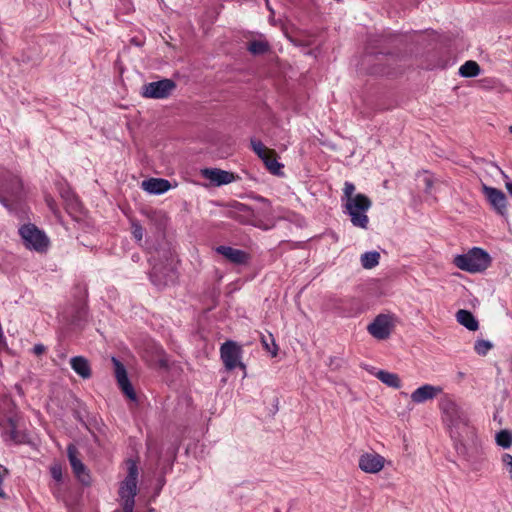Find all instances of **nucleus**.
<instances>
[{"instance_id": "nucleus-1", "label": "nucleus", "mask_w": 512, "mask_h": 512, "mask_svg": "<svg viewBox=\"0 0 512 512\" xmlns=\"http://www.w3.org/2000/svg\"><path fill=\"white\" fill-rule=\"evenodd\" d=\"M439 408L442 412V419L449 430L452 439H459L471 434L472 428L468 425L465 412L450 395H444Z\"/></svg>"}, {"instance_id": "nucleus-2", "label": "nucleus", "mask_w": 512, "mask_h": 512, "mask_svg": "<svg viewBox=\"0 0 512 512\" xmlns=\"http://www.w3.org/2000/svg\"><path fill=\"white\" fill-rule=\"evenodd\" d=\"M150 278L159 288L174 284L177 279L175 258H152Z\"/></svg>"}, {"instance_id": "nucleus-3", "label": "nucleus", "mask_w": 512, "mask_h": 512, "mask_svg": "<svg viewBox=\"0 0 512 512\" xmlns=\"http://www.w3.org/2000/svg\"><path fill=\"white\" fill-rule=\"evenodd\" d=\"M370 199L361 193L345 202L344 212L349 215L350 221L353 226L367 229L369 218L367 212L371 207Z\"/></svg>"}, {"instance_id": "nucleus-4", "label": "nucleus", "mask_w": 512, "mask_h": 512, "mask_svg": "<svg viewBox=\"0 0 512 512\" xmlns=\"http://www.w3.org/2000/svg\"><path fill=\"white\" fill-rule=\"evenodd\" d=\"M126 464L128 473L121 484L119 494L123 500V512H133L134 498L137 494L138 467L132 459L127 460Z\"/></svg>"}, {"instance_id": "nucleus-5", "label": "nucleus", "mask_w": 512, "mask_h": 512, "mask_svg": "<svg viewBox=\"0 0 512 512\" xmlns=\"http://www.w3.org/2000/svg\"><path fill=\"white\" fill-rule=\"evenodd\" d=\"M19 233L28 248L38 253L46 252L49 240L35 225H24L19 229Z\"/></svg>"}, {"instance_id": "nucleus-6", "label": "nucleus", "mask_w": 512, "mask_h": 512, "mask_svg": "<svg viewBox=\"0 0 512 512\" xmlns=\"http://www.w3.org/2000/svg\"><path fill=\"white\" fill-rule=\"evenodd\" d=\"M22 184L17 176H9L0 180V202L10 209L11 203L16 202L21 195Z\"/></svg>"}, {"instance_id": "nucleus-7", "label": "nucleus", "mask_w": 512, "mask_h": 512, "mask_svg": "<svg viewBox=\"0 0 512 512\" xmlns=\"http://www.w3.org/2000/svg\"><path fill=\"white\" fill-rule=\"evenodd\" d=\"M393 328V317L388 314H379L367 326V331L375 339L385 340L390 337Z\"/></svg>"}, {"instance_id": "nucleus-8", "label": "nucleus", "mask_w": 512, "mask_h": 512, "mask_svg": "<svg viewBox=\"0 0 512 512\" xmlns=\"http://www.w3.org/2000/svg\"><path fill=\"white\" fill-rule=\"evenodd\" d=\"M175 87L171 79H162L144 85L142 95L146 98L164 99L171 95Z\"/></svg>"}, {"instance_id": "nucleus-9", "label": "nucleus", "mask_w": 512, "mask_h": 512, "mask_svg": "<svg viewBox=\"0 0 512 512\" xmlns=\"http://www.w3.org/2000/svg\"><path fill=\"white\" fill-rule=\"evenodd\" d=\"M221 359L227 370L240 367L245 370V365L240 361L241 347L233 341H227L220 348Z\"/></svg>"}, {"instance_id": "nucleus-10", "label": "nucleus", "mask_w": 512, "mask_h": 512, "mask_svg": "<svg viewBox=\"0 0 512 512\" xmlns=\"http://www.w3.org/2000/svg\"><path fill=\"white\" fill-rule=\"evenodd\" d=\"M385 458L376 452H366L359 457V468L369 474L379 473L385 466Z\"/></svg>"}, {"instance_id": "nucleus-11", "label": "nucleus", "mask_w": 512, "mask_h": 512, "mask_svg": "<svg viewBox=\"0 0 512 512\" xmlns=\"http://www.w3.org/2000/svg\"><path fill=\"white\" fill-rule=\"evenodd\" d=\"M454 265L470 273L486 270L491 264V258H453Z\"/></svg>"}, {"instance_id": "nucleus-12", "label": "nucleus", "mask_w": 512, "mask_h": 512, "mask_svg": "<svg viewBox=\"0 0 512 512\" xmlns=\"http://www.w3.org/2000/svg\"><path fill=\"white\" fill-rule=\"evenodd\" d=\"M112 362L115 367V377L117 379V383L121 389V391L129 398L130 400H136V393L128 379L126 369L124 365L116 358H112Z\"/></svg>"}, {"instance_id": "nucleus-13", "label": "nucleus", "mask_w": 512, "mask_h": 512, "mask_svg": "<svg viewBox=\"0 0 512 512\" xmlns=\"http://www.w3.org/2000/svg\"><path fill=\"white\" fill-rule=\"evenodd\" d=\"M482 192L487 198L490 205L500 214L505 215L506 213V196L505 194L494 187L487 186L485 184L482 185Z\"/></svg>"}, {"instance_id": "nucleus-14", "label": "nucleus", "mask_w": 512, "mask_h": 512, "mask_svg": "<svg viewBox=\"0 0 512 512\" xmlns=\"http://www.w3.org/2000/svg\"><path fill=\"white\" fill-rule=\"evenodd\" d=\"M200 174L215 186L227 185L236 179L233 173L218 168H204Z\"/></svg>"}, {"instance_id": "nucleus-15", "label": "nucleus", "mask_w": 512, "mask_h": 512, "mask_svg": "<svg viewBox=\"0 0 512 512\" xmlns=\"http://www.w3.org/2000/svg\"><path fill=\"white\" fill-rule=\"evenodd\" d=\"M443 392L442 387L425 384L414 390L411 395V401L415 404H422L426 401L433 400Z\"/></svg>"}, {"instance_id": "nucleus-16", "label": "nucleus", "mask_w": 512, "mask_h": 512, "mask_svg": "<svg viewBox=\"0 0 512 512\" xmlns=\"http://www.w3.org/2000/svg\"><path fill=\"white\" fill-rule=\"evenodd\" d=\"M68 459L76 477L83 483H89V475L86 472L85 465L78 458V450L74 445H69L67 448Z\"/></svg>"}, {"instance_id": "nucleus-17", "label": "nucleus", "mask_w": 512, "mask_h": 512, "mask_svg": "<svg viewBox=\"0 0 512 512\" xmlns=\"http://www.w3.org/2000/svg\"><path fill=\"white\" fill-rule=\"evenodd\" d=\"M141 188L152 195H161L171 188L168 180L162 178H149L142 181Z\"/></svg>"}, {"instance_id": "nucleus-18", "label": "nucleus", "mask_w": 512, "mask_h": 512, "mask_svg": "<svg viewBox=\"0 0 512 512\" xmlns=\"http://www.w3.org/2000/svg\"><path fill=\"white\" fill-rule=\"evenodd\" d=\"M59 193L61 198L65 202L66 209L69 213L80 211L81 204L77 196L68 186H60Z\"/></svg>"}, {"instance_id": "nucleus-19", "label": "nucleus", "mask_w": 512, "mask_h": 512, "mask_svg": "<svg viewBox=\"0 0 512 512\" xmlns=\"http://www.w3.org/2000/svg\"><path fill=\"white\" fill-rule=\"evenodd\" d=\"M70 364L72 369L83 379L91 377V368L89 362L83 356H75L71 358Z\"/></svg>"}, {"instance_id": "nucleus-20", "label": "nucleus", "mask_w": 512, "mask_h": 512, "mask_svg": "<svg viewBox=\"0 0 512 512\" xmlns=\"http://www.w3.org/2000/svg\"><path fill=\"white\" fill-rule=\"evenodd\" d=\"M457 321L466 327L470 331H476L479 327L478 321L474 317V315L468 311L461 309L456 313Z\"/></svg>"}, {"instance_id": "nucleus-21", "label": "nucleus", "mask_w": 512, "mask_h": 512, "mask_svg": "<svg viewBox=\"0 0 512 512\" xmlns=\"http://www.w3.org/2000/svg\"><path fill=\"white\" fill-rule=\"evenodd\" d=\"M261 160L264 162L266 168L269 170L270 173L274 175L282 174L283 164L278 162L274 150H270L269 153L262 157Z\"/></svg>"}, {"instance_id": "nucleus-22", "label": "nucleus", "mask_w": 512, "mask_h": 512, "mask_svg": "<svg viewBox=\"0 0 512 512\" xmlns=\"http://www.w3.org/2000/svg\"><path fill=\"white\" fill-rule=\"evenodd\" d=\"M376 377L389 387L396 389L401 387V380L395 373L380 370L376 373Z\"/></svg>"}, {"instance_id": "nucleus-23", "label": "nucleus", "mask_w": 512, "mask_h": 512, "mask_svg": "<svg viewBox=\"0 0 512 512\" xmlns=\"http://www.w3.org/2000/svg\"><path fill=\"white\" fill-rule=\"evenodd\" d=\"M480 73V66L472 60L466 61L460 68L459 74L462 77H476Z\"/></svg>"}, {"instance_id": "nucleus-24", "label": "nucleus", "mask_w": 512, "mask_h": 512, "mask_svg": "<svg viewBox=\"0 0 512 512\" xmlns=\"http://www.w3.org/2000/svg\"><path fill=\"white\" fill-rule=\"evenodd\" d=\"M269 46L266 41L254 40L248 44V51L254 55L263 54L268 50Z\"/></svg>"}, {"instance_id": "nucleus-25", "label": "nucleus", "mask_w": 512, "mask_h": 512, "mask_svg": "<svg viewBox=\"0 0 512 512\" xmlns=\"http://www.w3.org/2000/svg\"><path fill=\"white\" fill-rule=\"evenodd\" d=\"M496 443L507 449L512 445V433L508 430H501L496 434Z\"/></svg>"}, {"instance_id": "nucleus-26", "label": "nucleus", "mask_w": 512, "mask_h": 512, "mask_svg": "<svg viewBox=\"0 0 512 512\" xmlns=\"http://www.w3.org/2000/svg\"><path fill=\"white\" fill-rule=\"evenodd\" d=\"M493 345L490 341L487 340H478L475 342L474 350L479 355H486L491 349Z\"/></svg>"}, {"instance_id": "nucleus-27", "label": "nucleus", "mask_w": 512, "mask_h": 512, "mask_svg": "<svg viewBox=\"0 0 512 512\" xmlns=\"http://www.w3.org/2000/svg\"><path fill=\"white\" fill-rule=\"evenodd\" d=\"M251 147L260 159H262V157H264L271 150L264 146V144L257 139H251Z\"/></svg>"}, {"instance_id": "nucleus-28", "label": "nucleus", "mask_w": 512, "mask_h": 512, "mask_svg": "<svg viewBox=\"0 0 512 512\" xmlns=\"http://www.w3.org/2000/svg\"><path fill=\"white\" fill-rule=\"evenodd\" d=\"M217 253L222 256H247L245 252L231 247L219 246L216 248Z\"/></svg>"}, {"instance_id": "nucleus-29", "label": "nucleus", "mask_w": 512, "mask_h": 512, "mask_svg": "<svg viewBox=\"0 0 512 512\" xmlns=\"http://www.w3.org/2000/svg\"><path fill=\"white\" fill-rule=\"evenodd\" d=\"M262 344L264 348L271 353L273 357L277 355V345L275 344V341L272 337V335H269L268 337L263 336L262 337Z\"/></svg>"}, {"instance_id": "nucleus-30", "label": "nucleus", "mask_w": 512, "mask_h": 512, "mask_svg": "<svg viewBox=\"0 0 512 512\" xmlns=\"http://www.w3.org/2000/svg\"><path fill=\"white\" fill-rule=\"evenodd\" d=\"M419 179L425 185V192L431 194L432 193L433 184H434V180H433L432 175H430L427 172H424V173L419 175Z\"/></svg>"}, {"instance_id": "nucleus-31", "label": "nucleus", "mask_w": 512, "mask_h": 512, "mask_svg": "<svg viewBox=\"0 0 512 512\" xmlns=\"http://www.w3.org/2000/svg\"><path fill=\"white\" fill-rule=\"evenodd\" d=\"M354 192H355L354 184H352L350 182H345L344 189H343V193H344L343 197H344L345 201H348V200L352 199L353 197H355L357 194H355Z\"/></svg>"}, {"instance_id": "nucleus-32", "label": "nucleus", "mask_w": 512, "mask_h": 512, "mask_svg": "<svg viewBox=\"0 0 512 512\" xmlns=\"http://www.w3.org/2000/svg\"><path fill=\"white\" fill-rule=\"evenodd\" d=\"M463 438L464 437H460L459 439H453V440H454V446H455L457 453L459 455L466 457L467 456V448L463 443Z\"/></svg>"}, {"instance_id": "nucleus-33", "label": "nucleus", "mask_w": 512, "mask_h": 512, "mask_svg": "<svg viewBox=\"0 0 512 512\" xmlns=\"http://www.w3.org/2000/svg\"><path fill=\"white\" fill-rule=\"evenodd\" d=\"M132 234L137 241H141L144 235L143 227L139 223H132Z\"/></svg>"}, {"instance_id": "nucleus-34", "label": "nucleus", "mask_w": 512, "mask_h": 512, "mask_svg": "<svg viewBox=\"0 0 512 512\" xmlns=\"http://www.w3.org/2000/svg\"><path fill=\"white\" fill-rule=\"evenodd\" d=\"M456 256H464L463 254H457ZM465 256H489V254L481 248L473 247Z\"/></svg>"}, {"instance_id": "nucleus-35", "label": "nucleus", "mask_w": 512, "mask_h": 512, "mask_svg": "<svg viewBox=\"0 0 512 512\" xmlns=\"http://www.w3.org/2000/svg\"><path fill=\"white\" fill-rule=\"evenodd\" d=\"M379 258H361L362 266L366 269H372L378 265Z\"/></svg>"}, {"instance_id": "nucleus-36", "label": "nucleus", "mask_w": 512, "mask_h": 512, "mask_svg": "<svg viewBox=\"0 0 512 512\" xmlns=\"http://www.w3.org/2000/svg\"><path fill=\"white\" fill-rule=\"evenodd\" d=\"M502 462L505 465L507 471L510 474V478L512 479V455L505 453L502 456Z\"/></svg>"}, {"instance_id": "nucleus-37", "label": "nucleus", "mask_w": 512, "mask_h": 512, "mask_svg": "<svg viewBox=\"0 0 512 512\" xmlns=\"http://www.w3.org/2000/svg\"><path fill=\"white\" fill-rule=\"evenodd\" d=\"M51 475L53 479H55L57 482H60L62 480V469L59 465H54L51 467Z\"/></svg>"}, {"instance_id": "nucleus-38", "label": "nucleus", "mask_w": 512, "mask_h": 512, "mask_svg": "<svg viewBox=\"0 0 512 512\" xmlns=\"http://www.w3.org/2000/svg\"><path fill=\"white\" fill-rule=\"evenodd\" d=\"M390 252L386 249L379 247L371 251L364 252L361 256H381V254H389Z\"/></svg>"}, {"instance_id": "nucleus-39", "label": "nucleus", "mask_w": 512, "mask_h": 512, "mask_svg": "<svg viewBox=\"0 0 512 512\" xmlns=\"http://www.w3.org/2000/svg\"><path fill=\"white\" fill-rule=\"evenodd\" d=\"M10 426H11V429H10V439L15 441V442H19V437L17 435V433L15 432V426L13 424V422L10 420Z\"/></svg>"}, {"instance_id": "nucleus-40", "label": "nucleus", "mask_w": 512, "mask_h": 512, "mask_svg": "<svg viewBox=\"0 0 512 512\" xmlns=\"http://www.w3.org/2000/svg\"><path fill=\"white\" fill-rule=\"evenodd\" d=\"M46 351V347L42 344H36L33 347V353L35 355H42Z\"/></svg>"}, {"instance_id": "nucleus-41", "label": "nucleus", "mask_w": 512, "mask_h": 512, "mask_svg": "<svg viewBox=\"0 0 512 512\" xmlns=\"http://www.w3.org/2000/svg\"><path fill=\"white\" fill-rule=\"evenodd\" d=\"M46 203L48 205V207L50 208V210L53 212V213H57V208H56V204H55V201L50 198V197H47L46 198Z\"/></svg>"}, {"instance_id": "nucleus-42", "label": "nucleus", "mask_w": 512, "mask_h": 512, "mask_svg": "<svg viewBox=\"0 0 512 512\" xmlns=\"http://www.w3.org/2000/svg\"><path fill=\"white\" fill-rule=\"evenodd\" d=\"M228 260L231 261V263L235 264V265H242V264H245L246 263V259L247 258H240V257H237V258H227Z\"/></svg>"}, {"instance_id": "nucleus-43", "label": "nucleus", "mask_w": 512, "mask_h": 512, "mask_svg": "<svg viewBox=\"0 0 512 512\" xmlns=\"http://www.w3.org/2000/svg\"><path fill=\"white\" fill-rule=\"evenodd\" d=\"M159 365H160L161 367H163V368H167V367H168V361H167L166 359H164V358H161V359L159 360Z\"/></svg>"}, {"instance_id": "nucleus-44", "label": "nucleus", "mask_w": 512, "mask_h": 512, "mask_svg": "<svg viewBox=\"0 0 512 512\" xmlns=\"http://www.w3.org/2000/svg\"><path fill=\"white\" fill-rule=\"evenodd\" d=\"M506 189L509 192V194L512 196V182H506Z\"/></svg>"}, {"instance_id": "nucleus-45", "label": "nucleus", "mask_w": 512, "mask_h": 512, "mask_svg": "<svg viewBox=\"0 0 512 512\" xmlns=\"http://www.w3.org/2000/svg\"><path fill=\"white\" fill-rule=\"evenodd\" d=\"M497 168L500 170V172H501V174L503 175L504 178H508V176L504 173V171H502L499 167H497Z\"/></svg>"}, {"instance_id": "nucleus-46", "label": "nucleus", "mask_w": 512, "mask_h": 512, "mask_svg": "<svg viewBox=\"0 0 512 512\" xmlns=\"http://www.w3.org/2000/svg\"><path fill=\"white\" fill-rule=\"evenodd\" d=\"M509 132L512 134V125L509 126Z\"/></svg>"}]
</instances>
